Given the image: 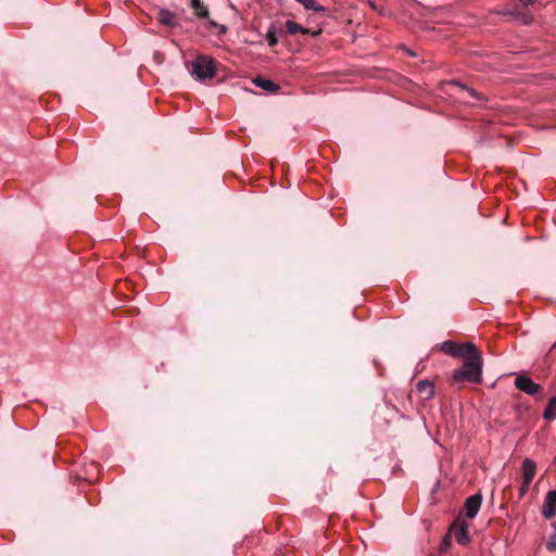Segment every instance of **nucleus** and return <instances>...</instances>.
Returning a JSON list of instances; mask_svg holds the SVG:
<instances>
[{
    "label": "nucleus",
    "instance_id": "f257e3e1",
    "mask_svg": "<svg viewBox=\"0 0 556 556\" xmlns=\"http://www.w3.org/2000/svg\"><path fill=\"white\" fill-rule=\"evenodd\" d=\"M463 358V366L455 369L452 376L454 382H469L478 384L482 381L483 362L481 353L476 346L475 353L466 354Z\"/></svg>",
    "mask_w": 556,
    "mask_h": 556
},
{
    "label": "nucleus",
    "instance_id": "f03ea898",
    "mask_svg": "<svg viewBox=\"0 0 556 556\" xmlns=\"http://www.w3.org/2000/svg\"><path fill=\"white\" fill-rule=\"evenodd\" d=\"M191 74L199 81L213 78L216 74V63L211 56L198 55L191 62Z\"/></svg>",
    "mask_w": 556,
    "mask_h": 556
},
{
    "label": "nucleus",
    "instance_id": "7ed1b4c3",
    "mask_svg": "<svg viewBox=\"0 0 556 556\" xmlns=\"http://www.w3.org/2000/svg\"><path fill=\"white\" fill-rule=\"evenodd\" d=\"M476 344L467 342L457 344L454 341H444L441 345V351L451 355L452 357H464L466 354L476 352Z\"/></svg>",
    "mask_w": 556,
    "mask_h": 556
},
{
    "label": "nucleus",
    "instance_id": "20e7f679",
    "mask_svg": "<svg viewBox=\"0 0 556 556\" xmlns=\"http://www.w3.org/2000/svg\"><path fill=\"white\" fill-rule=\"evenodd\" d=\"M515 387L519 391L532 396L542 392V387L525 375H520L515 379Z\"/></svg>",
    "mask_w": 556,
    "mask_h": 556
},
{
    "label": "nucleus",
    "instance_id": "39448f33",
    "mask_svg": "<svg viewBox=\"0 0 556 556\" xmlns=\"http://www.w3.org/2000/svg\"><path fill=\"white\" fill-rule=\"evenodd\" d=\"M542 515L546 519H551L556 515V490H551L546 493L542 506Z\"/></svg>",
    "mask_w": 556,
    "mask_h": 556
},
{
    "label": "nucleus",
    "instance_id": "423d86ee",
    "mask_svg": "<svg viewBox=\"0 0 556 556\" xmlns=\"http://www.w3.org/2000/svg\"><path fill=\"white\" fill-rule=\"evenodd\" d=\"M481 504H482L481 494L477 493V494L469 496L466 500L465 507H464L466 517L470 518V519L475 518L479 513Z\"/></svg>",
    "mask_w": 556,
    "mask_h": 556
},
{
    "label": "nucleus",
    "instance_id": "0eeeda50",
    "mask_svg": "<svg viewBox=\"0 0 556 556\" xmlns=\"http://www.w3.org/2000/svg\"><path fill=\"white\" fill-rule=\"evenodd\" d=\"M451 531L454 533L455 540L460 545H466L469 541V533H468V525L466 521H457L455 522Z\"/></svg>",
    "mask_w": 556,
    "mask_h": 556
},
{
    "label": "nucleus",
    "instance_id": "6e6552de",
    "mask_svg": "<svg viewBox=\"0 0 556 556\" xmlns=\"http://www.w3.org/2000/svg\"><path fill=\"white\" fill-rule=\"evenodd\" d=\"M522 481L525 484H531L535 473H536V464L530 459L526 458L522 462L521 466Z\"/></svg>",
    "mask_w": 556,
    "mask_h": 556
},
{
    "label": "nucleus",
    "instance_id": "1a4fd4ad",
    "mask_svg": "<svg viewBox=\"0 0 556 556\" xmlns=\"http://www.w3.org/2000/svg\"><path fill=\"white\" fill-rule=\"evenodd\" d=\"M157 21L165 26L176 27L178 25L177 16L167 9H161L157 13Z\"/></svg>",
    "mask_w": 556,
    "mask_h": 556
},
{
    "label": "nucleus",
    "instance_id": "9d476101",
    "mask_svg": "<svg viewBox=\"0 0 556 556\" xmlns=\"http://www.w3.org/2000/svg\"><path fill=\"white\" fill-rule=\"evenodd\" d=\"M417 391L430 400L434 396V386L428 380H419L416 384Z\"/></svg>",
    "mask_w": 556,
    "mask_h": 556
},
{
    "label": "nucleus",
    "instance_id": "9b49d317",
    "mask_svg": "<svg viewBox=\"0 0 556 556\" xmlns=\"http://www.w3.org/2000/svg\"><path fill=\"white\" fill-rule=\"evenodd\" d=\"M253 83L255 84V86H257L266 91H269V92H275L279 89V86L277 84H275L273 80H269V79H266L263 77L254 78Z\"/></svg>",
    "mask_w": 556,
    "mask_h": 556
},
{
    "label": "nucleus",
    "instance_id": "f8f14e48",
    "mask_svg": "<svg viewBox=\"0 0 556 556\" xmlns=\"http://www.w3.org/2000/svg\"><path fill=\"white\" fill-rule=\"evenodd\" d=\"M191 8L194 14L200 18L208 17V9L201 0H191Z\"/></svg>",
    "mask_w": 556,
    "mask_h": 556
},
{
    "label": "nucleus",
    "instance_id": "ddd939ff",
    "mask_svg": "<svg viewBox=\"0 0 556 556\" xmlns=\"http://www.w3.org/2000/svg\"><path fill=\"white\" fill-rule=\"evenodd\" d=\"M543 418L545 420L556 419V396H552L543 412Z\"/></svg>",
    "mask_w": 556,
    "mask_h": 556
},
{
    "label": "nucleus",
    "instance_id": "4468645a",
    "mask_svg": "<svg viewBox=\"0 0 556 556\" xmlns=\"http://www.w3.org/2000/svg\"><path fill=\"white\" fill-rule=\"evenodd\" d=\"M286 29L288 34L295 35V34H308V29L303 27L302 25L295 23L294 21L288 20L286 22Z\"/></svg>",
    "mask_w": 556,
    "mask_h": 556
},
{
    "label": "nucleus",
    "instance_id": "2eb2a0df",
    "mask_svg": "<svg viewBox=\"0 0 556 556\" xmlns=\"http://www.w3.org/2000/svg\"><path fill=\"white\" fill-rule=\"evenodd\" d=\"M306 10L321 11L323 7L319 5L315 0H300L299 1Z\"/></svg>",
    "mask_w": 556,
    "mask_h": 556
},
{
    "label": "nucleus",
    "instance_id": "dca6fc26",
    "mask_svg": "<svg viewBox=\"0 0 556 556\" xmlns=\"http://www.w3.org/2000/svg\"><path fill=\"white\" fill-rule=\"evenodd\" d=\"M552 528L554 530V533L549 536L546 543V548L551 552H554L556 551V522L552 523Z\"/></svg>",
    "mask_w": 556,
    "mask_h": 556
},
{
    "label": "nucleus",
    "instance_id": "f3484780",
    "mask_svg": "<svg viewBox=\"0 0 556 556\" xmlns=\"http://www.w3.org/2000/svg\"><path fill=\"white\" fill-rule=\"evenodd\" d=\"M266 40H267V42H268V45L270 47H275L278 43V38H277L276 33H275V30L273 28H270L267 31Z\"/></svg>",
    "mask_w": 556,
    "mask_h": 556
},
{
    "label": "nucleus",
    "instance_id": "a211bd4d",
    "mask_svg": "<svg viewBox=\"0 0 556 556\" xmlns=\"http://www.w3.org/2000/svg\"><path fill=\"white\" fill-rule=\"evenodd\" d=\"M457 86L459 88H462L464 91H466L467 93H469L472 98H478L477 91L473 90L472 88L466 87V86L460 85V84H457Z\"/></svg>",
    "mask_w": 556,
    "mask_h": 556
},
{
    "label": "nucleus",
    "instance_id": "6ab92c4d",
    "mask_svg": "<svg viewBox=\"0 0 556 556\" xmlns=\"http://www.w3.org/2000/svg\"><path fill=\"white\" fill-rule=\"evenodd\" d=\"M529 486L530 484H525V482L522 481L519 488V498H522L527 494Z\"/></svg>",
    "mask_w": 556,
    "mask_h": 556
},
{
    "label": "nucleus",
    "instance_id": "aec40b11",
    "mask_svg": "<svg viewBox=\"0 0 556 556\" xmlns=\"http://www.w3.org/2000/svg\"><path fill=\"white\" fill-rule=\"evenodd\" d=\"M501 14L503 15H511V16H519L520 13H518L517 11L515 10H510V9H504L501 11Z\"/></svg>",
    "mask_w": 556,
    "mask_h": 556
},
{
    "label": "nucleus",
    "instance_id": "412c9836",
    "mask_svg": "<svg viewBox=\"0 0 556 556\" xmlns=\"http://www.w3.org/2000/svg\"><path fill=\"white\" fill-rule=\"evenodd\" d=\"M518 1L525 8L529 7V5H532L534 3V0H518Z\"/></svg>",
    "mask_w": 556,
    "mask_h": 556
},
{
    "label": "nucleus",
    "instance_id": "4be33fe9",
    "mask_svg": "<svg viewBox=\"0 0 556 556\" xmlns=\"http://www.w3.org/2000/svg\"><path fill=\"white\" fill-rule=\"evenodd\" d=\"M448 543H450V540H448V538H447V536H445V538H444V541H443V547H442V549H443V548H445L446 546H448Z\"/></svg>",
    "mask_w": 556,
    "mask_h": 556
},
{
    "label": "nucleus",
    "instance_id": "5701e85b",
    "mask_svg": "<svg viewBox=\"0 0 556 556\" xmlns=\"http://www.w3.org/2000/svg\"><path fill=\"white\" fill-rule=\"evenodd\" d=\"M320 33H321V30H316V31H313L312 35L313 36H318Z\"/></svg>",
    "mask_w": 556,
    "mask_h": 556
},
{
    "label": "nucleus",
    "instance_id": "b1692460",
    "mask_svg": "<svg viewBox=\"0 0 556 556\" xmlns=\"http://www.w3.org/2000/svg\"><path fill=\"white\" fill-rule=\"evenodd\" d=\"M210 24H211V26H213V27H216V26H217V23H216V22H214V21H211V22H210Z\"/></svg>",
    "mask_w": 556,
    "mask_h": 556
},
{
    "label": "nucleus",
    "instance_id": "393cba45",
    "mask_svg": "<svg viewBox=\"0 0 556 556\" xmlns=\"http://www.w3.org/2000/svg\"><path fill=\"white\" fill-rule=\"evenodd\" d=\"M220 30H222L223 33H225V31H226V27H225V26H220Z\"/></svg>",
    "mask_w": 556,
    "mask_h": 556
}]
</instances>
